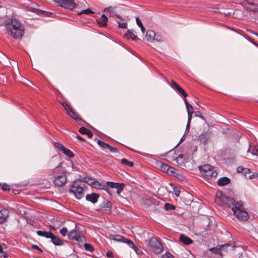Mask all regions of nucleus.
Wrapping results in <instances>:
<instances>
[{"instance_id": "1", "label": "nucleus", "mask_w": 258, "mask_h": 258, "mask_svg": "<svg viewBox=\"0 0 258 258\" xmlns=\"http://www.w3.org/2000/svg\"><path fill=\"white\" fill-rule=\"evenodd\" d=\"M62 163H60L54 168L48 176L50 179H52L53 184L57 187H61L67 182L66 171L62 168Z\"/></svg>"}, {"instance_id": "2", "label": "nucleus", "mask_w": 258, "mask_h": 258, "mask_svg": "<svg viewBox=\"0 0 258 258\" xmlns=\"http://www.w3.org/2000/svg\"><path fill=\"white\" fill-rule=\"evenodd\" d=\"M5 27L8 33L14 38L18 39L21 38L25 32L23 25L15 19H12L11 22L7 23Z\"/></svg>"}, {"instance_id": "3", "label": "nucleus", "mask_w": 258, "mask_h": 258, "mask_svg": "<svg viewBox=\"0 0 258 258\" xmlns=\"http://www.w3.org/2000/svg\"><path fill=\"white\" fill-rule=\"evenodd\" d=\"M231 210L233 215L241 221H245L249 218L248 213L244 210L243 202L241 201L236 202V204Z\"/></svg>"}, {"instance_id": "4", "label": "nucleus", "mask_w": 258, "mask_h": 258, "mask_svg": "<svg viewBox=\"0 0 258 258\" xmlns=\"http://www.w3.org/2000/svg\"><path fill=\"white\" fill-rule=\"evenodd\" d=\"M109 238L110 239L115 241L127 244L131 248L134 250L137 254L139 255H140L143 253L142 250L138 247L137 245H135L132 240L121 235L118 234H112L109 236Z\"/></svg>"}, {"instance_id": "5", "label": "nucleus", "mask_w": 258, "mask_h": 258, "mask_svg": "<svg viewBox=\"0 0 258 258\" xmlns=\"http://www.w3.org/2000/svg\"><path fill=\"white\" fill-rule=\"evenodd\" d=\"M85 186L84 183L81 181H75L69 189L70 193L73 194L77 199H81L84 196V187Z\"/></svg>"}, {"instance_id": "6", "label": "nucleus", "mask_w": 258, "mask_h": 258, "mask_svg": "<svg viewBox=\"0 0 258 258\" xmlns=\"http://www.w3.org/2000/svg\"><path fill=\"white\" fill-rule=\"evenodd\" d=\"M150 250L155 254H159L163 251V246L161 242L156 237H152L148 242Z\"/></svg>"}, {"instance_id": "7", "label": "nucleus", "mask_w": 258, "mask_h": 258, "mask_svg": "<svg viewBox=\"0 0 258 258\" xmlns=\"http://www.w3.org/2000/svg\"><path fill=\"white\" fill-rule=\"evenodd\" d=\"M199 170L203 176L208 178H215L217 176V172L214 167L209 165H204L200 166Z\"/></svg>"}, {"instance_id": "8", "label": "nucleus", "mask_w": 258, "mask_h": 258, "mask_svg": "<svg viewBox=\"0 0 258 258\" xmlns=\"http://www.w3.org/2000/svg\"><path fill=\"white\" fill-rule=\"evenodd\" d=\"M68 237L70 240L77 241H83L85 239L80 231L76 229L71 230L68 234Z\"/></svg>"}, {"instance_id": "9", "label": "nucleus", "mask_w": 258, "mask_h": 258, "mask_svg": "<svg viewBox=\"0 0 258 258\" xmlns=\"http://www.w3.org/2000/svg\"><path fill=\"white\" fill-rule=\"evenodd\" d=\"M53 1L60 7L69 10H73L76 6L74 0H53Z\"/></svg>"}, {"instance_id": "10", "label": "nucleus", "mask_w": 258, "mask_h": 258, "mask_svg": "<svg viewBox=\"0 0 258 258\" xmlns=\"http://www.w3.org/2000/svg\"><path fill=\"white\" fill-rule=\"evenodd\" d=\"M62 105L67 112V113L73 119L76 120H81V118L78 116V115L71 108L70 106L66 102L61 103Z\"/></svg>"}, {"instance_id": "11", "label": "nucleus", "mask_w": 258, "mask_h": 258, "mask_svg": "<svg viewBox=\"0 0 258 258\" xmlns=\"http://www.w3.org/2000/svg\"><path fill=\"white\" fill-rule=\"evenodd\" d=\"M106 184L107 186H109L111 188H116V193L119 195L120 194L121 191L123 189L124 187V184L123 183H118V182H113L108 181L106 182Z\"/></svg>"}, {"instance_id": "12", "label": "nucleus", "mask_w": 258, "mask_h": 258, "mask_svg": "<svg viewBox=\"0 0 258 258\" xmlns=\"http://www.w3.org/2000/svg\"><path fill=\"white\" fill-rule=\"evenodd\" d=\"M171 87L177 91L179 94L182 95L184 97H186L187 96V94L184 91L183 89H182L181 87H180L175 81H171L170 83Z\"/></svg>"}, {"instance_id": "13", "label": "nucleus", "mask_w": 258, "mask_h": 258, "mask_svg": "<svg viewBox=\"0 0 258 258\" xmlns=\"http://www.w3.org/2000/svg\"><path fill=\"white\" fill-rule=\"evenodd\" d=\"M124 37L127 40L136 41L138 39L136 32L133 30L128 29L124 35Z\"/></svg>"}, {"instance_id": "14", "label": "nucleus", "mask_w": 258, "mask_h": 258, "mask_svg": "<svg viewBox=\"0 0 258 258\" xmlns=\"http://www.w3.org/2000/svg\"><path fill=\"white\" fill-rule=\"evenodd\" d=\"M222 201L224 204L227 205L228 207L231 208L235 206L236 204L235 200L232 198L223 197L222 198Z\"/></svg>"}, {"instance_id": "15", "label": "nucleus", "mask_w": 258, "mask_h": 258, "mask_svg": "<svg viewBox=\"0 0 258 258\" xmlns=\"http://www.w3.org/2000/svg\"><path fill=\"white\" fill-rule=\"evenodd\" d=\"M9 215L8 210L3 208L0 210V224H2L6 222Z\"/></svg>"}, {"instance_id": "16", "label": "nucleus", "mask_w": 258, "mask_h": 258, "mask_svg": "<svg viewBox=\"0 0 258 258\" xmlns=\"http://www.w3.org/2000/svg\"><path fill=\"white\" fill-rule=\"evenodd\" d=\"M99 197V194L96 193H91L86 195V199L87 201H89L92 203L95 204L98 201Z\"/></svg>"}, {"instance_id": "17", "label": "nucleus", "mask_w": 258, "mask_h": 258, "mask_svg": "<svg viewBox=\"0 0 258 258\" xmlns=\"http://www.w3.org/2000/svg\"><path fill=\"white\" fill-rule=\"evenodd\" d=\"M97 24L101 27H104L107 25L108 18L104 14H102L99 19L96 20Z\"/></svg>"}, {"instance_id": "18", "label": "nucleus", "mask_w": 258, "mask_h": 258, "mask_svg": "<svg viewBox=\"0 0 258 258\" xmlns=\"http://www.w3.org/2000/svg\"><path fill=\"white\" fill-rule=\"evenodd\" d=\"M116 7H109L106 8L104 11L110 14V16H115L118 18H120V16L118 14L116 10Z\"/></svg>"}, {"instance_id": "19", "label": "nucleus", "mask_w": 258, "mask_h": 258, "mask_svg": "<svg viewBox=\"0 0 258 258\" xmlns=\"http://www.w3.org/2000/svg\"><path fill=\"white\" fill-rule=\"evenodd\" d=\"M92 187L99 189H104L107 190V184L105 185L104 183H101L99 182L98 180L95 179V182L93 184Z\"/></svg>"}, {"instance_id": "20", "label": "nucleus", "mask_w": 258, "mask_h": 258, "mask_svg": "<svg viewBox=\"0 0 258 258\" xmlns=\"http://www.w3.org/2000/svg\"><path fill=\"white\" fill-rule=\"evenodd\" d=\"M210 138L209 133L208 132L203 133L199 137V140L201 143L206 145Z\"/></svg>"}, {"instance_id": "21", "label": "nucleus", "mask_w": 258, "mask_h": 258, "mask_svg": "<svg viewBox=\"0 0 258 258\" xmlns=\"http://www.w3.org/2000/svg\"><path fill=\"white\" fill-rule=\"evenodd\" d=\"M155 33L152 30H148L146 32V39L149 42L155 41Z\"/></svg>"}, {"instance_id": "22", "label": "nucleus", "mask_w": 258, "mask_h": 258, "mask_svg": "<svg viewBox=\"0 0 258 258\" xmlns=\"http://www.w3.org/2000/svg\"><path fill=\"white\" fill-rule=\"evenodd\" d=\"M246 9L250 11L258 13V4L253 3H248Z\"/></svg>"}, {"instance_id": "23", "label": "nucleus", "mask_w": 258, "mask_h": 258, "mask_svg": "<svg viewBox=\"0 0 258 258\" xmlns=\"http://www.w3.org/2000/svg\"><path fill=\"white\" fill-rule=\"evenodd\" d=\"M180 241L185 245H189L193 242V241L189 237L185 236L183 234H181L179 238Z\"/></svg>"}, {"instance_id": "24", "label": "nucleus", "mask_w": 258, "mask_h": 258, "mask_svg": "<svg viewBox=\"0 0 258 258\" xmlns=\"http://www.w3.org/2000/svg\"><path fill=\"white\" fill-rule=\"evenodd\" d=\"M37 234L38 235L40 236H42L46 237L47 238H51L52 237L53 233L50 231H44L42 230H38L37 231Z\"/></svg>"}, {"instance_id": "25", "label": "nucleus", "mask_w": 258, "mask_h": 258, "mask_svg": "<svg viewBox=\"0 0 258 258\" xmlns=\"http://www.w3.org/2000/svg\"><path fill=\"white\" fill-rule=\"evenodd\" d=\"M79 132L83 135H86L89 138L93 137L92 132L85 127H81L79 129Z\"/></svg>"}, {"instance_id": "26", "label": "nucleus", "mask_w": 258, "mask_h": 258, "mask_svg": "<svg viewBox=\"0 0 258 258\" xmlns=\"http://www.w3.org/2000/svg\"><path fill=\"white\" fill-rule=\"evenodd\" d=\"M51 242L56 245H62L63 244V241L57 236H55L53 234L51 237Z\"/></svg>"}, {"instance_id": "27", "label": "nucleus", "mask_w": 258, "mask_h": 258, "mask_svg": "<svg viewBox=\"0 0 258 258\" xmlns=\"http://www.w3.org/2000/svg\"><path fill=\"white\" fill-rule=\"evenodd\" d=\"M230 182V179L227 177H223L218 179L217 183L220 186H224Z\"/></svg>"}, {"instance_id": "28", "label": "nucleus", "mask_w": 258, "mask_h": 258, "mask_svg": "<svg viewBox=\"0 0 258 258\" xmlns=\"http://www.w3.org/2000/svg\"><path fill=\"white\" fill-rule=\"evenodd\" d=\"M247 152L252 155L258 156V145H249Z\"/></svg>"}, {"instance_id": "29", "label": "nucleus", "mask_w": 258, "mask_h": 258, "mask_svg": "<svg viewBox=\"0 0 258 258\" xmlns=\"http://www.w3.org/2000/svg\"><path fill=\"white\" fill-rule=\"evenodd\" d=\"M111 203L109 201L104 203L103 206V210L105 211L106 214H110L111 212Z\"/></svg>"}, {"instance_id": "30", "label": "nucleus", "mask_w": 258, "mask_h": 258, "mask_svg": "<svg viewBox=\"0 0 258 258\" xmlns=\"http://www.w3.org/2000/svg\"><path fill=\"white\" fill-rule=\"evenodd\" d=\"M230 246V244H226L224 245H220V247L218 248H211L210 251L214 252L215 253H219L221 254V251L222 249H224L225 247H227Z\"/></svg>"}, {"instance_id": "31", "label": "nucleus", "mask_w": 258, "mask_h": 258, "mask_svg": "<svg viewBox=\"0 0 258 258\" xmlns=\"http://www.w3.org/2000/svg\"><path fill=\"white\" fill-rule=\"evenodd\" d=\"M157 165L160 166L161 170L165 172L166 173H167L168 169H169L170 166L167 165V164L163 163L162 162H159L157 163Z\"/></svg>"}, {"instance_id": "32", "label": "nucleus", "mask_w": 258, "mask_h": 258, "mask_svg": "<svg viewBox=\"0 0 258 258\" xmlns=\"http://www.w3.org/2000/svg\"><path fill=\"white\" fill-rule=\"evenodd\" d=\"M119 21H117L118 27L120 28H124L125 29L127 28V24L126 22H124V19H123L121 17Z\"/></svg>"}, {"instance_id": "33", "label": "nucleus", "mask_w": 258, "mask_h": 258, "mask_svg": "<svg viewBox=\"0 0 258 258\" xmlns=\"http://www.w3.org/2000/svg\"><path fill=\"white\" fill-rule=\"evenodd\" d=\"M177 171V170H176L174 168L170 166L167 173L169 175L176 177L178 175Z\"/></svg>"}, {"instance_id": "34", "label": "nucleus", "mask_w": 258, "mask_h": 258, "mask_svg": "<svg viewBox=\"0 0 258 258\" xmlns=\"http://www.w3.org/2000/svg\"><path fill=\"white\" fill-rule=\"evenodd\" d=\"M62 153L69 158L74 157L73 153L69 149L64 148L62 151Z\"/></svg>"}, {"instance_id": "35", "label": "nucleus", "mask_w": 258, "mask_h": 258, "mask_svg": "<svg viewBox=\"0 0 258 258\" xmlns=\"http://www.w3.org/2000/svg\"><path fill=\"white\" fill-rule=\"evenodd\" d=\"M95 178L90 177H86L84 178L85 182L91 186H92L93 184L95 182Z\"/></svg>"}, {"instance_id": "36", "label": "nucleus", "mask_w": 258, "mask_h": 258, "mask_svg": "<svg viewBox=\"0 0 258 258\" xmlns=\"http://www.w3.org/2000/svg\"><path fill=\"white\" fill-rule=\"evenodd\" d=\"M136 23L138 26L141 28L142 32L144 33L145 32V28H144L142 22L140 20L139 18H136Z\"/></svg>"}, {"instance_id": "37", "label": "nucleus", "mask_w": 258, "mask_h": 258, "mask_svg": "<svg viewBox=\"0 0 258 258\" xmlns=\"http://www.w3.org/2000/svg\"><path fill=\"white\" fill-rule=\"evenodd\" d=\"M121 163L123 165H126L128 167H133L134 165V163L131 161H128L127 159L123 158L121 159Z\"/></svg>"}, {"instance_id": "38", "label": "nucleus", "mask_w": 258, "mask_h": 258, "mask_svg": "<svg viewBox=\"0 0 258 258\" xmlns=\"http://www.w3.org/2000/svg\"><path fill=\"white\" fill-rule=\"evenodd\" d=\"M94 13V12H93L92 10H91L90 9H87L86 10H83L80 12L78 13V14L79 15H81L83 14H86V15H90V14H93Z\"/></svg>"}, {"instance_id": "39", "label": "nucleus", "mask_w": 258, "mask_h": 258, "mask_svg": "<svg viewBox=\"0 0 258 258\" xmlns=\"http://www.w3.org/2000/svg\"><path fill=\"white\" fill-rule=\"evenodd\" d=\"M98 144L99 145L100 147L103 149H107L108 147H109V145L104 143V142L101 140H98L97 141Z\"/></svg>"}, {"instance_id": "40", "label": "nucleus", "mask_w": 258, "mask_h": 258, "mask_svg": "<svg viewBox=\"0 0 258 258\" xmlns=\"http://www.w3.org/2000/svg\"><path fill=\"white\" fill-rule=\"evenodd\" d=\"M84 248L87 251H89L90 252H92L94 251V248L93 246L89 243H85L84 244Z\"/></svg>"}, {"instance_id": "41", "label": "nucleus", "mask_w": 258, "mask_h": 258, "mask_svg": "<svg viewBox=\"0 0 258 258\" xmlns=\"http://www.w3.org/2000/svg\"><path fill=\"white\" fill-rule=\"evenodd\" d=\"M165 208L166 210L169 211V210H174L175 209V207L174 206L169 204V203H166L165 205Z\"/></svg>"}, {"instance_id": "42", "label": "nucleus", "mask_w": 258, "mask_h": 258, "mask_svg": "<svg viewBox=\"0 0 258 258\" xmlns=\"http://www.w3.org/2000/svg\"><path fill=\"white\" fill-rule=\"evenodd\" d=\"M60 233L63 236H65L68 235L69 232L68 229L66 227H63L62 229L60 230Z\"/></svg>"}, {"instance_id": "43", "label": "nucleus", "mask_w": 258, "mask_h": 258, "mask_svg": "<svg viewBox=\"0 0 258 258\" xmlns=\"http://www.w3.org/2000/svg\"><path fill=\"white\" fill-rule=\"evenodd\" d=\"M54 146L57 148L60 151H62L63 149L65 148L60 143L55 142L54 143Z\"/></svg>"}, {"instance_id": "44", "label": "nucleus", "mask_w": 258, "mask_h": 258, "mask_svg": "<svg viewBox=\"0 0 258 258\" xmlns=\"http://www.w3.org/2000/svg\"><path fill=\"white\" fill-rule=\"evenodd\" d=\"M155 41L157 42H162L163 41V38L160 34L155 33Z\"/></svg>"}, {"instance_id": "45", "label": "nucleus", "mask_w": 258, "mask_h": 258, "mask_svg": "<svg viewBox=\"0 0 258 258\" xmlns=\"http://www.w3.org/2000/svg\"><path fill=\"white\" fill-rule=\"evenodd\" d=\"M2 188L4 191L9 190L10 186L9 185L6 184V183H4L2 184Z\"/></svg>"}, {"instance_id": "46", "label": "nucleus", "mask_w": 258, "mask_h": 258, "mask_svg": "<svg viewBox=\"0 0 258 258\" xmlns=\"http://www.w3.org/2000/svg\"><path fill=\"white\" fill-rule=\"evenodd\" d=\"M107 149H108L110 150V151L112 153L118 152V150L117 148L112 147L110 145H109V147H108Z\"/></svg>"}, {"instance_id": "47", "label": "nucleus", "mask_w": 258, "mask_h": 258, "mask_svg": "<svg viewBox=\"0 0 258 258\" xmlns=\"http://www.w3.org/2000/svg\"><path fill=\"white\" fill-rule=\"evenodd\" d=\"M248 178L249 179L258 178V173L253 172L251 174L248 175Z\"/></svg>"}, {"instance_id": "48", "label": "nucleus", "mask_w": 258, "mask_h": 258, "mask_svg": "<svg viewBox=\"0 0 258 258\" xmlns=\"http://www.w3.org/2000/svg\"><path fill=\"white\" fill-rule=\"evenodd\" d=\"M187 113L190 112V113H194V108L191 105H189V106H186Z\"/></svg>"}, {"instance_id": "49", "label": "nucleus", "mask_w": 258, "mask_h": 258, "mask_svg": "<svg viewBox=\"0 0 258 258\" xmlns=\"http://www.w3.org/2000/svg\"><path fill=\"white\" fill-rule=\"evenodd\" d=\"M161 258H173V256L169 252H166Z\"/></svg>"}, {"instance_id": "50", "label": "nucleus", "mask_w": 258, "mask_h": 258, "mask_svg": "<svg viewBox=\"0 0 258 258\" xmlns=\"http://www.w3.org/2000/svg\"><path fill=\"white\" fill-rule=\"evenodd\" d=\"M243 173L246 176H247V174H248V175H250V174L251 173V170L249 168H244Z\"/></svg>"}, {"instance_id": "51", "label": "nucleus", "mask_w": 258, "mask_h": 258, "mask_svg": "<svg viewBox=\"0 0 258 258\" xmlns=\"http://www.w3.org/2000/svg\"><path fill=\"white\" fill-rule=\"evenodd\" d=\"M173 191L174 192V194L175 195H176V197H178L180 195V190L177 188V187H174L173 188Z\"/></svg>"}, {"instance_id": "52", "label": "nucleus", "mask_w": 258, "mask_h": 258, "mask_svg": "<svg viewBox=\"0 0 258 258\" xmlns=\"http://www.w3.org/2000/svg\"><path fill=\"white\" fill-rule=\"evenodd\" d=\"M32 248L34 249L37 250L39 252L42 253L43 252L42 250L37 245H33Z\"/></svg>"}, {"instance_id": "53", "label": "nucleus", "mask_w": 258, "mask_h": 258, "mask_svg": "<svg viewBox=\"0 0 258 258\" xmlns=\"http://www.w3.org/2000/svg\"><path fill=\"white\" fill-rule=\"evenodd\" d=\"M244 167H243L242 166H239L237 168V171L238 172V173H242L243 172V171H244Z\"/></svg>"}, {"instance_id": "54", "label": "nucleus", "mask_w": 258, "mask_h": 258, "mask_svg": "<svg viewBox=\"0 0 258 258\" xmlns=\"http://www.w3.org/2000/svg\"><path fill=\"white\" fill-rule=\"evenodd\" d=\"M188 122H190L192 118V115L193 113L188 112Z\"/></svg>"}, {"instance_id": "55", "label": "nucleus", "mask_w": 258, "mask_h": 258, "mask_svg": "<svg viewBox=\"0 0 258 258\" xmlns=\"http://www.w3.org/2000/svg\"><path fill=\"white\" fill-rule=\"evenodd\" d=\"M76 137H77V138L79 141H81V142H85V139H83L82 137H81V136H79V135H77V136H76Z\"/></svg>"}, {"instance_id": "56", "label": "nucleus", "mask_w": 258, "mask_h": 258, "mask_svg": "<svg viewBox=\"0 0 258 258\" xmlns=\"http://www.w3.org/2000/svg\"><path fill=\"white\" fill-rule=\"evenodd\" d=\"M106 256L108 257H112L113 256L112 253L110 251H108L106 253Z\"/></svg>"}, {"instance_id": "57", "label": "nucleus", "mask_w": 258, "mask_h": 258, "mask_svg": "<svg viewBox=\"0 0 258 258\" xmlns=\"http://www.w3.org/2000/svg\"><path fill=\"white\" fill-rule=\"evenodd\" d=\"M190 122H188V121H187V123L186 126V131H187V130H189V127H190Z\"/></svg>"}, {"instance_id": "58", "label": "nucleus", "mask_w": 258, "mask_h": 258, "mask_svg": "<svg viewBox=\"0 0 258 258\" xmlns=\"http://www.w3.org/2000/svg\"><path fill=\"white\" fill-rule=\"evenodd\" d=\"M184 103H185V104L186 106H189V105H190V104L188 103V102L187 101V99L186 98H184Z\"/></svg>"}, {"instance_id": "59", "label": "nucleus", "mask_w": 258, "mask_h": 258, "mask_svg": "<svg viewBox=\"0 0 258 258\" xmlns=\"http://www.w3.org/2000/svg\"><path fill=\"white\" fill-rule=\"evenodd\" d=\"M3 252V248L2 246L0 245V252L2 253Z\"/></svg>"}, {"instance_id": "60", "label": "nucleus", "mask_w": 258, "mask_h": 258, "mask_svg": "<svg viewBox=\"0 0 258 258\" xmlns=\"http://www.w3.org/2000/svg\"><path fill=\"white\" fill-rule=\"evenodd\" d=\"M160 76H161L163 77V78H164L166 81H167V78H166L165 76H164L162 74H160Z\"/></svg>"}, {"instance_id": "61", "label": "nucleus", "mask_w": 258, "mask_h": 258, "mask_svg": "<svg viewBox=\"0 0 258 258\" xmlns=\"http://www.w3.org/2000/svg\"><path fill=\"white\" fill-rule=\"evenodd\" d=\"M199 116H200L201 118H202L203 119H204V117L202 115H199Z\"/></svg>"}, {"instance_id": "62", "label": "nucleus", "mask_w": 258, "mask_h": 258, "mask_svg": "<svg viewBox=\"0 0 258 258\" xmlns=\"http://www.w3.org/2000/svg\"><path fill=\"white\" fill-rule=\"evenodd\" d=\"M257 46H258V45H257Z\"/></svg>"}]
</instances>
